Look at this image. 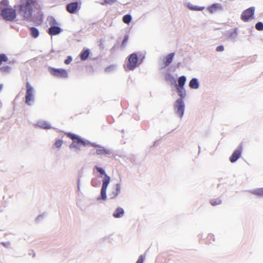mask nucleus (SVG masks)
I'll list each match as a JSON object with an SVG mask.
<instances>
[{
  "label": "nucleus",
  "mask_w": 263,
  "mask_h": 263,
  "mask_svg": "<svg viewBox=\"0 0 263 263\" xmlns=\"http://www.w3.org/2000/svg\"><path fill=\"white\" fill-rule=\"evenodd\" d=\"M37 5V0H23L18 6V13L23 19L27 22L33 21L32 13L33 8Z\"/></svg>",
  "instance_id": "nucleus-1"
},
{
  "label": "nucleus",
  "mask_w": 263,
  "mask_h": 263,
  "mask_svg": "<svg viewBox=\"0 0 263 263\" xmlns=\"http://www.w3.org/2000/svg\"><path fill=\"white\" fill-rule=\"evenodd\" d=\"M67 137L72 140V142L69 145L70 149H73L74 152L79 153L81 150V146H86L90 142L81 138L78 135L70 132L66 133Z\"/></svg>",
  "instance_id": "nucleus-2"
},
{
  "label": "nucleus",
  "mask_w": 263,
  "mask_h": 263,
  "mask_svg": "<svg viewBox=\"0 0 263 263\" xmlns=\"http://www.w3.org/2000/svg\"><path fill=\"white\" fill-rule=\"evenodd\" d=\"M95 168L96 169V170L100 174V175H103V177H102V184L101 189L100 196L97 198V200H105L107 198L106 190L110 182V177L106 173L104 169L102 167L95 165Z\"/></svg>",
  "instance_id": "nucleus-3"
},
{
  "label": "nucleus",
  "mask_w": 263,
  "mask_h": 263,
  "mask_svg": "<svg viewBox=\"0 0 263 263\" xmlns=\"http://www.w3.org/2000/svg\"><path fill=\"white\" fill-rule=\"evenodd\" d=\"M142 62L139 60L136 53H133L128 57L127 62L124 65V69L126 72L133 71L138 67Z\"/></svg>",
  "instance_id": "nucleus-4"
},
{
  "label": "nucleus",
  "mask_w": 263,
  "mask_h": 263,
  "mask_svg": "<svg viewBox=\"0 0 263 263\" xmlns=\"http://www.w3.org/2000/svg\"><path fill=\"white\" fill-rule=\"evenodd\" d=\"M50 27L48 29L47 32L50 35H56L62 32V28L59 26V23L52 16L48 17L47 19Z\"/></svg>",
  "instance_id": "nucleus-5"
},
{
  "label": "nucleus",
  "mask_w": 263,
  "mask_h": 263,
  "mask_svg": "<svg viewBox=\"0 0 263 263\" xmlns=\"http://www.w3.org/2000/svg\"><path fill=\"white\" fill-rule=\"evenodd\" d=\"M174 110L180 118H182L184 114L185 104L183 100L177 99L174 104Z\"/></svg>",
  "instance_id": "nucleus-6"
},
{
  "label": "nucleus",
  "mask_w": 263,
  "mask_h": 263,
  "mask_svg": "<svg viewBox=\"0 0 263 263\" xmlns=\"http://www.w3.org/2000/svg\"><path fill=\"white\" fill-rule=\"evenodd\" d=\"M34 88L29 83V82H27L26 83V93L25 95V103L28 105H31L32 103L31 102H33L34 100Z\"/></svg>",
  "instance_id": "nucleus-7"
},
{
  "label": "nucleus",
  "mask_w": 263,
  "mask_h": 263,
  "mask_svg": "<svg viewBox=\"0 0 263 263\" xmlns=\"http://www.w3.org/2000/svg\"><path fill=\"white\" fill-rule=\"evenodd\" d=\"M49 71L51 74L55 77L65 79L68 77V73L66 69L62 68H55L52 67H49Z\"/></svg>",
  "instance_id": "nucleus-8"
},
{
  "label": "nucleus",
  "mask_w": 263,
  "mask_h": 263,
  "mask_svg": "<svg viewBox=\"0 0 263 263\" xmlns=\"http://www.w3.org/2000/svg\"><path fill=\"white\" fill-rule=\"evenodd\" d=\"M1 15L5 20L11 21L15 18L16 12L12 8H4L1 10Z\"/></svg>",
  "instance_id": "nucleus-9"
},
{
  "label": "nucleus",
  "mask_w": 263,
  "mask_h": 263,
  "mask_svg": "<svg viewBox=\"0 0 263 263\" xmlns=\"http://www.w3.org/2000/svg\"><path fill=\"white\" fill-rule=\"evenodd\" d=\"M255 11V8L254 7H250L249 8L245 10L241 15V18L244 22H247L249 20L253 17Z\"/></svg>",
  "instance_id": "nucleus-10"
},
{
  "label": "nucleus",
  "mask_w": 263,
  "mask_h": 263,
  "mask_svg": "<svg viewBox=\"0 0 263 263\" xmlns=\"http://www.w3.org/2000/svg\"><path fill=\"white\" fill-rule=\"evenodd\" d=\"M80 9V4L78 2L70 3L66 5V10L71 14L76 13Z\"/></svg>",
  "instance_id": "nucleus-11"
},
{
  "label": "nucleus",
  "mask_w": 263,
  "mask_h": 263,
  "mask_svg": "<svg viewBox=\"0 0 263 263\" xmlns=\"http://www.w3.org/2000/svg\"><path fill=\"white\" fill-rule=\"evenodd\" d=\"M225 35L229 41L233 42H235L238 36L237 29L235 28L227 31L225 33Z\"/></svg>",
  "instance_id": "nucleus-12"
},
{
  "label": "nucleus",
  "mask_w": 263,
  "mask_h": 263,
  "mask_svg": "<svg viewBox=\"0 0 263 263\" xmlns=\"http://www.w3.org/2000/svg\"><path fill=\"white\" fill-rule=\"evenodd\" d=\"M175 55V53L172 52L163 59V63L160 65L161 69H164L168 66L173 61V58Z\"/></svg>",
  "instance_id": "nucleus-13"
},
{
  "label": "nucleus",
  "mask_w": 263,
  "mask_h": 263,
  "mask_svg": "<svg viewBox=\"0 0 263 263\" xmlns=\"http://www.w3.org/2000/svg\"><path fill=\"white\" fill-rule=\"evenodd\" d=\"M242 152V146H240L235 149L229 158V160L232 163H234L240 157Z\"/></svg>",
  "instance_id": "nucleus-14"
},
{
  "label": "nucleus",
  "mask_w": 263,
  "mask_h": 263,
  "mask_svg": "<svg viewBox=\"0 0 263 263\" xmlns=\"http://www.w3.org/2000/svg\"><path fill=\"white\" fill-rule=\"evenodd\" d=\"M207 10L210 13H214L217 11H222L223 8L221 4L214 3L208 7Z\"/></svg>",
  "instance_id": "nucleus-15"
},
{
  "label": "nucleus",
  "mask_w": 263,
  "mask_h": 263,
  "mask_svg": "<svg viewBox=\"0 0 263 263\" xmlns=\"http://www.w3.org/2000/svg\"><path fill=\"white\" fill-rule=\"evenodd\" d=\"M35 126L39 128L46 130L52 128V126L48 122L42 120L37 121L35 124Z\"/></svg>",
  "instance_id": "nucleus-16"
},
{
  "label": "nucleus",
  "mask_w": 263,
  "mask_h": 263,
  "mask_svg": "<svg viewBox=\"0 0 263 263\" xmlns=\"http://www.w3.org/2000/svg\"><path fill=\"white\" fill-rule=\"evenodd\" d=\"M112 152V151L110 149L106 148L102 146L96 149V153L97 155H109Z\"/></svg>",
  "instance_id": "nucleus-17"
},
{
  "label": "nucleus",
  "mask_w": 263,
  "mask_h": 263,
  "mask_svg": "<svg viewBox=\"0 0 263 263\" xmlns=\"http://www.w3.org/2000/svg\"><path fill=\"white\" fill-rule=\"evenodd\" d=\"M165 81L172 86H175L176 84V78L170 73H166L164 76Z\"/></svg>",
  "instance_id": "nucleus-18"
},
{
  "label": "nucleus",
  "mask_w": 263,
  "mask_h": 263,
  "mask_svg": "<svg viewBox=\"0 0 263 263\" xmlns=\"http://www.w3.org/2000/svg\"><path fill=\"white\" fill-rule=\"evenodd\" d=\"M176 88L178 95L179 98L178 99H181V100H183L184 98L186 97V92L185 89L184 87L181 86H175Z\"/></svg>",
  "instance_id": "nucleus-19"
},
{
  "label": "nucleus",
  "mask_w": 263,
  "mask_h": 263,
  "mask_svg": "<svg viewBox=\"0 0 263 263\" xmlns=\"http://www.w3.org/2000/svg\"><path fill=\"white\" fill-rule=\"evenodd\" d=\"M189 86L191 89H197L199 88L200 84L197 78H192L189 83Z\"/></svg>",
  "instance_id": "nucleus-20"
},
{
  "label": "nucleus",
  "mask_w": 263,
  "mask_h": 263,
  "mask_svg": "<svg viewBox=\"0 0 263 263\" xmlns=\"http://www.w3.org/2000/svg\"><path fill=\"white\" fill-rule=\"evenodd\" d=\"M124 213L125 212L123 208L118 207L113 212L112 216L116 218H120L124 216Z\"/></svg>",
  "instance_id": "nucleus-21"
},
{
  "label": "nucleus",
  "mask_w": 263,
  "mask_h": 263,
  "mask_svg": "<svg viewBox=\"0 0 263 263\" xmlns=\"http://www.w3.org/2000/svg\"><path fill=\"white\" fill-rule=\"evenodd\" d=\"M121 185L120 183H118L116 184V191L113 192L110 195L111 198H116L121 193Z\"/></svg>",
  "instance_id": "nucleus-22"
},
{
  "label": "nucleus",
  "mask_w": 263,
  "mask_h": 263,
  "mask_svg": "<svg viewBox=\"0 0 263 263\" xmlns=\"http://www.w3.org/2000/svg\"><path fill=\"white\" fill-rule=\"evenodd\" d=\"M186 81V78L185 76H181L178 79V82L176 83L175 86L184 87Z\"/></svg>",
  "instance_id": "nucleus-23"
},
{
  "label": "nucleus",
  "mask_w": 263,
  "mask_h": 263,
  "mask_svg": "<svg viewBox=\"0 0 263 263\" xmlns=\"http://www.w3.org/2000/svg\"><path fill=\"white\" fill-rule=\"evenodd\" d=\"M90 54V51L89 49H86L82 51L80 54L81 59L82 61L86 60L89 57Z\"/></svg>",
  "instance_id": "nucleus-24"
},
{
  "label": "nucleus",
  "mask_w": 263,
  "mask_h": 263,
  "mask_svg": "<svg viewBox=\"0 0 263 263\" xmlns=\"http://www.w3.org/2000/svg\"><path fill=\"white\" fill-rule=\"evenodd\" d=\"M250 192L253 195L259 196L263 197V187L256 189L251 191H250Z\"/></svg>",
  "instance_id": "nucleus-25"
},
{
  "label": "nucleus",
  "mask_w": 263,
  "mask_h": 263,
  "mask_svg": "<svg viewBox=\"0 0 263 263\" xmlns=\"http://www.w3.org/2000/svg\"><path fill=\"white\" fill-rule=\"evenodd\" d=\"M187 6L190 10L193 11H201L205 8L204 6L200 7L196 5H193L191 3H188Z\"/></svg>",
  "instance_id": "nucleus-26"
},
{
  "label": "nucleus",
  "mask_w": 263,
  "mask_h": 263,
  "mask_svg": "<svg viewBox=\"0 0 263 263\" xmlns=\"http://www.w3.org/2000/svg\"><path fill=\"white\" fill-rule=\"evenodd\" d=\"M30 34L33 38H36L39 35V30L34 27H32L30 28Z\"/></svg>",
  "instance_id": "nucleus-27"
},
{
  "label": "nucleus",
  "mask_w": 263,
  "mask_h": 263,
  "mask_svg": "<svg viewBox=\"0 0 263 263\" xmlns=\"http://www.w3.org/2000/svg\"><path fill=\"white\" fill-rule=\"evenodd\" d=\"M132 17L130 14H127L123 16L122 21L126 24H129L132 21Z\"/></svg>",
  "instance_id": "nucleus-28"
},
{
  "label": "nucleus",
  "mask_w": 263,
  "mask_h": 263,
  "mask_svg": "<svg viewBox=\"0 0 263 263\" xmlns=\"http://www.w3.org/2000/svg\"><path fill=\"white\" fill-rule=\"evenodd\" d=\"M11 68L9 66H2L0 71L3 74L9 73L11 72Z\"/></svg>",
  "instance_id": "nucleus-29"
},
{
  "label": "nucleus",
  "mask_w": 263,
  "mask_h": 263,
  "mask_svg": "<svg viewBox=\"0 0 263 263\" xmlns=\"http://www.w3.org/2000/svg\"><path fill=\"white\" fill-rule=\"evenodd\" d=\"M222 201L220 198H217L216 199H212L210 200V203L212 206H216L219 205L221 203Z\"/></svg>",
  "instance_id": "nucleus-30"
},
{
  "label": "nucleus",
  "mask_w": 263,
  "mask_h": 263,
  "mask_svg": "<svg viewBox=\"0 0 263 263\" xmlns=\"http://www.w3.org/2000/svg\"><path fill=\"white\" fill-rule=\"evenodd\" d=\"M117 2V0H104L100 2V4L103 6L112 5Z\"/></svg>",
  "instance_id": "nucleus-31"
},
{
  "label": "nucleus",
  "mask_w": 263,
  "mask_h": 263,
  "mask_svg": "<svg viewBox=\"0 0 263 263\" xmlns=\"http://www.w3.org/2000/svg\"><path fill=\"white\" fill-rule=\"evenodd\" d=\"M100 184V180L96 177L92 178L91 180V185L93 187H98Z\"/></svg>",
  "instance_id": "nucleus-32"
},
{
  "label": "nucleus",
  "mask_w": 263,
  "mask_h": 263,
  "mask_svg": "<svg viewBox=\"0 0 263 263\" xmlns=\"http://www.w3.org/2000/svg\"><path fill=\"white\" fill-rule=\"evenodd\" d=\"M116 66L114 65H110L105 69V71L107 73L111 72L116 69Z\"/></svg>",
  "instance_id": "nucleus-33"
},
{
  "label": "nucleus",
  "mask_w": 263,
  "mask_h": 263,
  "mask_svg": "<svg viewBox=\"0 0 263 263\" xmlns=\"http://www.w3.org/2000/svg\"><path fill=\"white\" fill-rule=\"evenodd\" d=\"M8 59L6 55L4 53L0 54V65L3 62H7Z\"/></svg>",
  "instance_id": "nucleus-34"
},
{
  "label": "nucleus",
  "mask_w": 263,
  "mask_h": 263,
  "mask_svg": "<svg viewBox=\"0 0 263 263\" xmlns=\"http://www.w3.org/2000/svg\"><path fill=\"white\" fill-rule=\"evenodd\" d=\"M9 5V1L8 0H2L0 2V9L1 10L4 9L3 7H6Z\"/></svg>",
  "instance_id": "nucleus-35"
},
{
  "label": "nucleus",
  "mask_w": 263,
  "mask_h": 263,
  "mask_svg": "<svg viewBox=\"0 0 263 263\" xmlns=\"http://www.w3.org/2000/svg\"><path fill=\"white\" fill-rule=\"evenodd\" d=\"M63 143V141L62 140L58 139L55 141L54 145L57 148H60L62 146Z\"/></svg>",
  "instance_id": "nucleus-36"
},
{
  "label": "nucleus",
  "mask_w": 263,
  "mask_h": 263,
  "mask_svg": "<svg viewBox=\"0 0 263 263\" xmlns=\"http://www.w3.org/2000/svg\"><path fill=\"white\" fill-rule=\"evenodd\" d=\"M255 28L258 31L263 30V23L261 22H257L255 25Z\"/></svg>",
  "instance_id": "nucleus-37"
},
{
  "label": "nucleus",
  "mask_w": 263,
  "mask_h": 263,
  "mask_svg": "<svg viewBox=\"0 0 263 263\" xmlns=\"http://www.w3.org/2000/svg\"><path fill=\"white\" fill-rule=\"evenodd\" d=\"M128 35L127 34H126L124 37V39L122 41V45L121 46L122 47H125L126 45V43L128 40Z\"/></svg>",
  "instance_id": "nucleus-38"
},
{
  "label": "nucleus",
  "mask_w": 263,
  "mask_h": 263,
  "mask_svg": "<svg viewBox=\"0 0 263 263\" xmlns=\"http://www.w3.org/2000/svg\"><path fill=\"white\" fill-rule=\"evenodd\" d=\"M145 258V254H142L139 256L136 263H143Z\"/></svg>",
  "instance_id": "nucleus-39"
},
{
  "label": "nucleus",
  "mask_w": 263,
  "mask_h": 263,
  "mask_svg": "<svg viewBox=\"0 0 263 263\" xmlns=\"http://www.w3.org/2000/svg\"><path fill=\"white\" fill-rule=\"evenodd\" d=\"M72 60V58L71 56H68L67 59L65 60L64 63L66 65L69 64Z\"/></svg>",
  "instance_id": "nucleus-40"
},
{
  "label": "nucleus",
  "mask_w": 263,
  "mask_h": 263,
  "mask_svg": "<svg viewBox=\"0 0 263 263\" xmlns=\"http://www.w3.org/2000/svg\"><path fill=\"white\" fill-rule=\"evenodd\" d=\"M224 50V47L223 45H219L216 47V50L217 52H221Z\"/></svg>",
  "instance_id": "nucleus-41"
},
{
  "label": "nucleus",
  "mask_w": 263,
  "mask_h": 263,
  "mask_svg": "<svg viewBox=\"0 0 263 263\" xmlns=\"http://www.w3.org/2000/svg\"><path fill=\"white\" fill-rule=\"evenodd\" d=\"M89 144H90L91 146L94 147H99V148H100V147H102V146L99 145V144H98L96 143H91L90 142V143H89Z\"/></svg>",
  "instance_id": "nucleus-42"
},
{
  "label": "nucleus",
  "mask_w": 263,
  "mask_h": 263,
  "mask_svg": "<svg viewBox=\"0 0 263 263\" xmlns=\"http://www.w3.org/2000/svg\"><path fill=\"white\" fill-rule=\"evenodd\" d=\"M80 181H81V176H78L77 179V186L78 189L79 190L80 189Z\"/></svg>",
  "instance_id": "nucleus-43"
},
{
  "label": "nucleus",
  "mask_w": 263,
  "mask_h": 263,
  "mask_svg": "<svg viewBox=\"0 0 263 263\" xmlns=\"http://www.w3.org/2000/svg\"><path fill=\"white\" fill-rule=\"evenodd\" d=\"M2 244L4 247H8L11 245V243L10 241L3 242H2Z\"/></svg>",
  "instance_id": "nucleus-44"
},
{
  "label": "nucleus",
  "mask_w": 263,
  "mask_h": 263,
  "mask_svg": "<svg viewBox=\"0 0 263 263\" xmlns=\"http://www.w3.org/2000/svg\"><path fill=\"white\" fill-rule=\"evenodd\" d=\"M28 255H32L33 257H34L35 255V253L34 252V251L33 250H29Z\"/></svg>",
  "instance_id": "nucleus-45"
},
{
  "label": "nucleus",
  "mask_w": 263,
  "mask_h": 263,
  "mask_svg": "<svg viewBox=\"0 0 263 263\" xmlns=\"http://www.w3.org/2000/svg\"><path fill=\"white\" fill-rule=\"evenodd\" d=\"M42 218V215H39V216H38L36 217V220L37 221H39V220H40Z\"/></svg>",
  "instance_id": "nucleus-46"
},
{
  "label": "nucleus",
  "mask_w": 263,
  "mask_h": 263,
  "mask_svg": "<svg viewBox=\"0 0 263 263\" xmlns=\"http://www.w3.org/2000/svg\"><path fill=\"white\" fill-rule=\"evenodd\" d=\"M3 88V85L1 84H0V91L2 90Z\"/></svg>",
  "instance_id": "nucleus-47"
}]
</instances>
